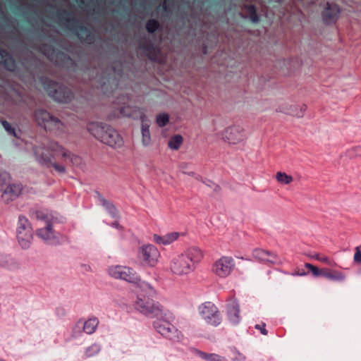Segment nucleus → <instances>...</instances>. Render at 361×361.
Wrapping results in <instances>:
<instances>
[{
	"instance_id": "12",
	"label": "nucleus",
	"mask_w": 361,
	"mask_h": 361,
	"mask_svg": "<svg viewBox=\"0 0 361 361\" xmlns=\"http://www.w3.org/2000/svg\"><path fill=\"white\" fill-rule=\"evenodd\" d=\"M40 51L50 61L61 66H67L73 63L72 59L66 53L56 49L54 47L44 44Z\"/></svg>"
},
{
	"instance_id": "52",
	"label": "nucleus",
	"mask_w": 361,
	"mask_h": 361,
	"mask_svg": "<svg viewBox=\"0 0 361 361\" xmlns=\"http://www.w3.org/2000/svg\"><path fill=\"white\" fill-rule=\"evenodd\" d=\"M206 49H206V47H204V54H207V51H206Z\"/></svg>"
},
{
	"instance_id": "51",
	"label": "nucleus",
	"mask_w": 361,
	"mask_h": 361,
	"mask_svg": "<svg viewBox=\"0 0 361 361\" xmlns=\"http://www.w3.org/2000/svg\"><path fill=\"white\" fill-rule=\"evenodd\" d=\"M180 167H181V169L183 170L186 169V164H181Z\"/></svg>"
},
{
	"instance_id": "27",
	"label": "nucleus",
	"mask_w": 361,
	"mask_h": 361,
	"mask_svg": "<svg viewBox=\"0 0 361 361\" xmlns=\"http://www.w3.org/2000/svg\"><path fill=\"white\" fill-rule=\"evenodd\" d=\"M323 273L324 278L334 281L343 282L346 279V275L338 270L326 268V271Z\"/></svg>"
},
{
	"instance_id": "41",
	"label": "nucleus",
	"mask_w": 361,
	"mask_h": 361,
	"mask_svg": "<svg viewBox=\"0 0 361 361\" xmlns=\"http://www.w3.org/2000/svg\"><path fill=\"white\" fill-rule=\"evenodd\" d=\"M10 179V175L7 172H0V185L6 183Z\"/></svg>"
},
{
	"instance_id": "46",
	"label": "nucleus",
	"mask_w": 361,
	"mask_h": 361,
	"mask_svg": "<svg viewBox=\"0 0 361 361\" xmlns=\"http://www.w3.org/2000/svg\"><path fill=\"white\" fill-rule=\"evenodd\" d=\"M245 360V357L239 352H235V355L233 358V361H244Z\"/></svg>"
},
{
	"instance_id": "24",
	"label": "nucleus",
	"mask_w": 361,
	"mask_h": 361,
	"mask_svg": "<svg viewBox=\"0 0 361 361\" xmlns=\"http://www.w3.org/2000/svg\"><path fill=\"white\" fill-rule=\"evenodd\" d=\"M98 82L99 87L105 94L111 93L113 89L116 88L118 85V82L115 78L104 75L99 78Z\"/></svg>"
},
{
	"instance_id": "25",
	"label": "nucleus",
	"mask_w": 361,
	"mask_h": 361,
	"mask_svg": "<svg viewBox=\"0 0 361 361\" xmlns=\"http://www.w3.org/2000/svg\"><path fill=\"white\" fill-rule=\"evenodd\" d=\"M179 235L180 233L177 232L169 233L162 236L154 234L153 240L157 244L167 245L176 240Z\"/></svg>"
},
{
	"instance_id": "28",
	"label": "nucleus",
	"mask_w": 361,
	"mask_h": 361,
	"mask_svg": "<svg viewBox=\"0 0 361 361\" xmlns=\"http://www.w3.org/2000/svg\"><path fill=\"white\" fill-rule=\"evenodd\" d=\"M0 267L13 270L18 269L19 264L10 255L0 254Z\"/></svg>"
},
{
	"instance_id": "3",
	"label": "nucleus",
	"mask_w": 361,
	"mask_h": 361,
	"mask_svg": "<svg viewBox=\"0 0 361 361\" xmlns=\"http://www.w3.org/2000/svg\"><path fill=\"white\" fill-rule=\"evenodd\" d=\"M204 257L202 250L196 246L186 249L183 253L173 257L170 264L171 271L176 275H185L192 271Z\"/></svg>"
},
{
	"instance_id": "39",
	"label": "nucleus",
	"mask_w": 361,
	"mask_h": 361,
	"mask_svg": "<svg viewBox=\"0 0 361 361\" xmlns=\"http://www.w3.org/2000/svg\"><path fill=\"white\" fill-rule=\"evenodd\" d=\"M347 153L350 158L361 157V146L352 147L348 150Z\"/></svg>"
},
{
	"instance_id": "33",
	"label": "nucleus",
	"mask_w": 361,
	"mask_h": 361,
	"mask_svg": "<svg viewBox=\"0 0 361 361\" xmlns=\"http://www.w3.org/2000/svg\"><path fill=\"white\" fill-rule=\"evenodd\" d=\"M245 9L247 11V15L250 17V20L252 23H258L259 20V17L257 13L256 8L254 5H246Z\"/></svg>"
},
{
	"instance_id": "49",
	"label": "nucleus",
	"mask_w": 361,
	"mask_h": 361,
	"mask_svg": "<svg viewBox=\"0 0 361 361\" xmlns=\"http://www.w3.org/2000/svg\"><path fill=\"white\" fill-rule=\"evenodd\" d=\"M111 226H112L113 227H114V228H121V226H120V224H118V221H115V222L112 223V224H111Z\"/></svg>"
},
{
	"instance_id": "44",
	"label": "nucleus",
	"mask_w": 361,
	"mask_h": 361,
	"mask_svg": "<svg viewBox=\"0 0 361 361\" xmlns=\"http://www.w3.org/2000/svg\"><path fill=\"white\" fill-rule=\"evenodd\" d=\"M266 324L264 323H262L261 324H256L255 328L257 330H259L261 334L267 336L268 334L267 330L265 329Z\"/></svg>"
},
{
	"instance_id": "36",
	"label": "nucleus",
	"mask_w": 361,
	"mask_h": 361,
	"mask_svg": "<svg viewBox=\"0 0 361 361\" xmlns=\"http://www.w3.org/2000/svg\"><path fill=\"white\" fill-rule=\"evenodd\" d=\"M157 123L159 127L165 126L169 121V116L166 114H161L157 116Z\"/></svg>"
},
{
	"instance_id": "11",
	"label": "nucleus",
	"mask_w": 361,
	"mask_h": 361,
	"mask_svg": "<svg viewBox=\"0 0 361 361\" xmlns=\"http://www.w3.org/2000/svg\"><path fill=\"white\" fill-rule=\"evenodd\" d=\"M34 216L37 219L44 221L45 224L44 227L37 230V235L47 243H54L56 238L49 215L43 211H36Z\"/></svg>"
},
{
	"instance_id": "22",
	"label": "nucleus",
	"mask_w": 361,
	"mask_h": 361,
	"mask_svg": "<svg viewBox=\"0 0 361 361\" xmlns=\"http://www.w3.org/2000/svg\"><path fill=\"white\" fill-rule=\"evenodd\" d=\"M98 324L99 320L97 317L90 318L86 322L79 320L76 323L73 329V331L75 332L76 329H80V328H82L84 332L87 334H92L96 331Z\"/></svg>"
},
{
	"instance_id": "19",
	"label": "nucleus",
	"mask_w": 361,
	"mask_h": 361,
	"mask_svg": "<svg viewBox=\"0 0 361 361\" xmlns=\"http://www.w3.org/2000/svg\"><path fill=\"white\" fill-rule=\"evenodd\" d=\"M227 316L232 324L236 325L240 322L239 304L235 300H231L227 304Z\"/></svg>"
},
{
	"instance_id": "5",
	"label": "nucleus",
	"mask_w": 361,
	"mask_h": 361,
	"mask_svg": "<svg viewBox=\"0 0 361 361\" xmlns=\"http://www.w3.org/2000/svg\"><path fill=\"white\" fill-rule=\"evenodd\" d=\"M88 131L97 140L111 147H119L123 139L118 133L111 126L100 122H90L87 124Z\"/></svg>"
},
{
	"instance_id": "35",
	"label": "nucleus",
	"mask_w": 361,
	"mask_h": 361,
	"mask_svg": "<svg viewBox=\"0 0 361 361\" xmlns=\"http://www.w3.org/2000/svg\"><path fill=\"white\" fill-rule=\"evenodd\" d=\"M305 267L309 269L314 276H322L324 277L323 271H326V268L318 269L315 266L310 263H305Z\"/></svg>"
},
{
	"instance_id": "21",
	"label": "nucleus",
	"mask_w": 361,
	"mask_h": 361,
	"mask_svg": "<svg viewBox=\"0 0 361 361\" xmlns=\"http://www.w3.org/2000/svg\"><path fill=\"white\" fill-rule=\"evenodd\" d=\"M21 184L13 183L9 185L1 195V197L4 202H8L17 198L22 191Z\"/></svg>"
},
{
	"instance_id": "45",
	"label": "nucleus",
	"mask_w": 361,
	"mask_h": 361,
	"mask_svg": "<svg viewBox=\"0 0 361 361\" xmlns=\"http://www.w3.org/2000/svg\"><path fill=\"white\" fill-rule=\"evenodd\" d=\"M305 106H302L300 109V113H297V114H294L293 112L292 111H283V110H280V111H282L283 113H286V114H292V115H294L297 117H302L303 116V111L305 109Z\"/></svg>"
},
{
	"instance_id": "31",
	"label": "nucleus",
	"mask_w": 361,
	"mask_h": 361,
	"mask_svg": "<svg viewBox=\"0 0 361 361\" xmlns=\"http://www.w3.org/2000/svg\"><path fill=\"white\" fill-rule=\"evenodd\" d=\"M183 142V137L180 135H175L171 137L169 140L168 146L170 149L178 150Z\"/></svg>"
},
{
	"instance_id": "40",
	"label": "nucleus",
	"mask_w": 361,
	"mask_h": 361,
	"mask_svg": "<svg viewBox=\"0 0 361 361\" xmlns=\"http://www.w3.org/2000/svg\"><path fill=\"white\" fill-rule=\"evenodd\" d=\"M2 125L4 129L10 134L13 135L14 137H18L16 133L15 129L11 126V125L7 122L6 121H2Z\"/></svg>"
},
{
	"instance_id": "50",
	"label": "nucleus",
	"mask_w": 361,
	"mask_h": 361,
	"mask_svg": "<svg viewBox=\"0 0 361 361\" xmlns=\"http://www.w3.org/2000/svg\"><path fill=\"white\" fill-rule=\"evenodd\" d=\"M183 173H185V174H188L189 176H194L195 175L194 172H188V171H183Z\"/></svg>"
},
{
	"instance_id": "26",
	"label": "nucleus",
	"mask_w": 361,
	"mask_h": 361,
	"mask_svg": "<svg viewBox=\"0 0 361 361\" xmlns=\"http://www.w3.org/2000/svg\"><path fill=\"white\" fill-rule=\"evenodd\" d=\"M97 197L99 204L106 209V210L108 212V213L111 217L118 218L119 212L118 209L116 208L115 205L111 202L107 200L99 194H98Z\"/></svg>"
},
{
	"instance_id": "34",
	"label": "nucleus",
	"mask_w": 361,
	"mask_h": 361,
	"mask_svg": "<svg viewBox=\"0 0 361 361\" xmlns=\"http://www.w3.org/2000/svg\"><path fill=\"white\" fill-rule=\"evenodd\" d=\"M160 27V24L158 20L155 19H149L147 21L145 27L149 33H153L157 30Z\"/></svg>"
},
{
	"instance_id": "9",
	"label": "nucleus",
	"mask_w": 361,
	"mask_h": 361,
	"mask_svg": "<svg viewBox=\"0 0 361 361\" xmlns=\"http://www.w3.org/2000/svg\"><path fill=\"white\" fill-rule=\"evenodd\" d=\"M109 274L116 279L126 281L128 283L137 284L145 282L142 281L140 275L131 267L121 265L111 266L108 269Z\"/></svg>"
},
{
	"instance_id": "32",
	"label": "nucleus",
	"mask_w": 361,
	"mask_h": 361,
	"mask_svg": "<svg viewBox=\"0 0 361 361\" xmlns=\"http://www.w3.org/2000/svg\"><path fill=\"white\" fill-rule=\"evenodd\" d=\"M276 179L279 183L283 185L290 184L293 180V178L291 176L281 171L276 173Z\"/></svg>"
},
{
	"instance_id": "29",
	"label": "nucleus",
	"mask_w": 361,
	"mask_h": 361,
	"mask_svg": "<svg viewBox=\"0 0 361 361\" xmlns=\"http://www.w3.org/2000/svg\"><path fill=\"white\" fill-rule=\"evenodd\" d=\"M142 121V142L144 146L147 147L151 143V135L149 132V124L147 118H143Z\"/></svg>"
},
{
	"instance_id": "10",
	"label": "nucleus",
	"mask_w": 361,
	"mask_h": 361,
	"mask_svg": "<svg viewBox=\"0 0 361 361\" xmlns=\"http://www.w3.org/2000/svg\"><path fill=\"white\" fill-rule=\"evenodd\" d=\"M32 235V228L29 220L24 216H19L16 238L23 249H27L30 246Z\"/></svg>"
},
{
	"instance_id": "30",
	"label": "nucleus",
	"mask_w": 361,
	"mask_h": 361,
	"mask_svg": "<svg viewBox=\"0 0 361 361\" xmlns=\"http://www.w3.org/2000/svg\"><path fill=\"white\" fill-rule=\"evenodd\" d=\"M196 355L206 361H228V360L223 356L216 353H207L199 350H196Z\"/></svg>"
},
{
	"instance_id": "43",
	"label": "nucleus",
	"mask_w": 361,
	"mask_h": 361,
	"mask_svg": "<svg viewBox=\"0 0 361 361\" xmlns=\"http://www.w3.org/2000/svg\"><path fill=\"white\" fill-rule=\"evenodd\" d=\"M354 262L356 263H361V251L359 247L355 248V252L353 257Z\"/></svg>"
},
{
	"instance_id": "38",
	"label": "nucleus",
	"mask_w": 361,
	"mask_h": 361,
	"mask_svg": "<svg viewBox=\"0 0 361 361\" xmlns=\"http://www.w3.org/2000/svg\"><path fill=\"white\" fill-rule=\"evenodd\" d=\"M100 351V346L98 344H93L86 350V355L92 357Z\"/></svg>"
},
{
	"instance_id": "37",
	"label": "nucleus",
	"mask_w": 361,
	"mask_h": 361,
	"mask_svg": "<svg viewBox=\"0 0 361 361\" xmlns=\"http://www.w3.org/2000/svg\"><path fill=\"white\" fill-rule=\"evenodd\" d=\"M140 47L148 54L150 55L154 51V47L152 43L147 41L140 43Z\"/></svg>"
},
{
	"instance_id": "20",
	"label": "nucleus",
	"mask_w": 361,
	"mask_h": 361,
	"mask_svg": "<svg viewBox=\"0 0 361 361\" xmlns=\"http://www.w3.org/2000/svg\"><path fill=\"white\" fill-rule=\"evenodd\" d=\"M0 65L11 72L15 71L17 68V64L13 57L1 47H0Z\"/></svg>"
},
{
	"instance_id": "17",
	"label": "nucleus",
	"mask_w": 361,
	"mask_h": 361,
	"mask_svg": "<svg viewBox=\"0 0 361 361\" xmlns=\"http://www.w3.org/2000/svg\"><path fill=\"white\" fill-rule=\"evenodd\" d=\"M223 138L229 144L236 145L245 139L244 130L240 126H231L224 132Z\"/></svg>"
},
{
	"instance_id": "16",
	"label": "nucleus",
	"mask_w": 361,
	"mask_h": 361,
	"mask_svg": "<svg viewBox=\"0 0 361 361\" xmlns=\"http://www.w3.org/2000/svg\"><path fill=\"white\" fill-rule=\"evenodd\" d=\"M252 257L256 260L264 264H281V259L276 253L263 249H255L252 251Z\"/></svg>"
},
{
	"instance_id": "13",
	"label": "nucleus",
	"mask_w": 361,
	"mask_h": 361,
	"mask_svg": "<svg viewBox=\"0 0 361 361\" xmlns=\"http://www.w3.org/2000/svg\"><path fill=\"white\" fill-rule=\"evenodd\" d=\"M199 314L206 323L217 326L221 322V317L216 306L211 302H205L198 307Z\"/></svg>"
},
{
	"instance_id": "53",
	"label": "nucleus",
	"mask_w": 361,
	"mask_h": 361,
	"mask_svg": "<svg viewBox=\"0 0 361 361\" xmlns=\"http://www.w3.org/2000/svg\"><path fill=\"white\" fill-rule=\"evenodd\" d=\"M360 272L361 273V270L360 271Z\"/></svg>"
},
{
	"instance_id": "2",
	"label": "nucleus",
	"mask_w": 361,
	"mask_h": 361,
	"mask_svg": "<svg viewBox=\"0 0 361 361\" xmlns=\"http://www.w3.org/2000/svg\"><path fill=\"white\" fill-rule=\"evenodd\" d=\"M137 288V297L133 302L136 310L152 318L169 316L167 309L152 299L157 295V290L150 283L146 281L140 282Z\"/></svg>"
},
{
	"instance_id": "6",
	"label": "nucleus",
	"mask_w": 361,
	"mask_h": 361,
	"mask_svg": "<svg viewBox=\"0 0 361 361\" xmlns=\"http://www.w3.org/2000/svg\"><path fill=\"white\" fill-rule=\"evenodd\" d=\"M168 317H158L153 322L156 331L164 338L172 343H181L184 339L183 334L172 322L175 319L173 314L169 310Z\"/></svg>"
},
{
	"instance_id": "14",
	"label": "nucleus",
	"mask_w": 361,
	"mask_h": 361,
	"mask_svg": "<svg viewBox=\"0 0 361 361\" xmlns=\"http://www.w3.org/2000/svg\"><path fill=\"white\" fill-rule=\"evenodd\" d=\"M235 267V261L231 257L222 256L213 263L212 271L220 278H226L231 275Z\"/></svg>"
},
{
	"instance_id": "47",
	"label": "nucleus",
	"mask_w": 361,
	"mask_h": 361,
	"mask_svg": "<svg viewBox=\"0 0 361 361\" xmlns=\"http://www.w3.org/2000/svg\"><path fill=\"white\" fill-rule=\"evenodd\" d=\"M169 0H164V5H163V9L165 11H168V8H169Z\"/></svg>"
},
{
	"instance_id": "7",
	"label": "nucleus",
	"mask_w": 361,
	"mask_h": 361,
	"mask_svg": "<svg viewBox=\"0 0 361 361\" xmlns=\"http://www.w3.org/2000/svg\"><path fill=\"white\" fill-rule=\"evenodd\" d=\"M41 82L49 96L58 102L67 104L74 98L70 89L48 78H41Z\"/></svg>"
},
{
	"instance_id": "1",
	"label": "nucleus",
	"mask_w": 361,
	"mask_h": 361,
	"mask_svg": "<svg viewBox=\"0 0 361 361\" xmlns=\"http://www.w3.org/2000/svg\"><path fill=\"white\" fill-rule=\"evenodd\" d=\"M34 152L41 164L52 167L59 173H66V165L79 159L78 157L54 141L48 142L46 146L35 147Z\"/></svg>"
},
{
	"instance_id": "15",
	"label": "nucleus",
	"mask_w": 361,
	"mask_h": 361,
	"mask_svg": "<svg viewBox=\"0 0 361 361\" xmlns=\"http://www.w3.org/2000/svg\"><path fill=\"white\" fill-rule=\"evenodd\" d=\"M159 257V250L151 244L142 245L137 252V258L143 265L148 267H154L157 264Z\"/></svg>"
},
{
	"instance_id": "48",
	"label": "nucleus",
	"mask_w": 361,
	"mask_h": 361,
	"mask_svg": "<svg viewBox=\"0 0 361 361\" xmlns=\"http://www.w3.org/2000/svg\"><path fill=\"white\" fill-rule=\"evenodd\" d=\"M293 275H295V276H305L306 275V273L302 271H300V270H298L297 271H295V274H293Z\"/></svg>"
},
{
	"instance_id": "23",
	"label": "nucleus",
	"mask_w": 361,
	"mask_h": 361,
	"mask_svg": "<svg viewBox=\"0 0 361 361\" xmlns=\"http://www.w3.org/2000/svg\"><path fill=\"white\" fill-rule=\"evenodd\" d=\"M120 113L122 116L132 118L133 119L140 118V120L146 118V116L141 109L135 106H124L121 108Z\"/></svg>"
},
{
	"instance_id": "42",
	"label": "nucleus",
	"mask_w": 361,
	"mask_h": 361,
	"mask_svg": "<svg viewBox=\"0 0 361 361\" xmlns=\"http://www.w3.org/2000/svg\"><path fill=\"white\" fill-rule=\"evenodd\" d=\"M315 259H317L318 261L324 262V263H325V264H326L328 265H333V263H332L331 260L328 257L320 256V255H317L315 257Z\"/></svg>"
},
{
	"instance_id": "4",
	"label": "nucleus",
	"mask_w": 361,
	"mask_h": 361,
	"mask_svg": "<svg viewBox=\"0 0 361 361\" xmlns=\"http://www.w3.org/2000/svg\"><path fill=\"white\" fill-rule=\"evenodd\" d=\"M56 16L59 21L66 24L69 30L80 41L90 44L94 43L95 35L93 32L81 24L72 12L64 9L60 10L56 12Z\"/></svg>"
},
{
	"instance_id": "18",
	"label": "nucleus",
	"mask_w": 361,
	"mask_h": 361,
	"mask_svg": "<svg viewBox=\"0 0 361 361\" xmlns=\"http://www.w3.org/2000/svg\"><path fill=\"white\" fill-rule=\"evenodd\" d=\"M340 8L335 4H326V7L322 11L323 20L326 24L335 23L338 18Z\"/></svg>"
},
{
	"instance_id": "8",
	"label": "nucleus",
	"mask_w": 361,
	"mask_h": 361,
	"mask_svg": "<svg viewBox=\"0 0 361 361\" xmlns=\"http://www.w3.org/2000/svg\"><path fill=\"white\" fill-rule=\"evenodd\" d=\"M35 117L38 124L43 127L47 131H51L56 134L63 132L64 126L63 123L51 115L48 111L43 109H37Z\"/></svg>"
}]
</instances>
